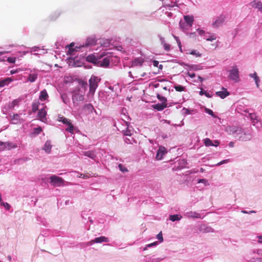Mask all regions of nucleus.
<instances>
[{"instance_id":"43","label":"nucleus","mask_w":262,"mask_h":262,"mask_svg":"<svg viewBox=\"0 0 262 262\" xmlns=\"http://www.w3.org/2000/svg\"><path fill=\"white\" fill-rule=\"evenodd\" d=\"M157 97L161 103L166 104L167 99L165 97L162 96L158 94L157 95Z\"/></svg>"},{"instance_id":"34","label":"nucleus","mask_w":262,"mask_h":262,"mask_svg":"<svg viewBox=\"0 0 262 262\" xmlns=\"http://www.w3.org/2000/svg\"><path fill=\"white\" fill-rule=\"evenodd\" d=\"M182 216L180 214H176L173 215H170L169 219L172 222L178 221L181 220Z\"/></svg>"},{"instance_id":"48","label":"nucleus","mask_w":262,"mask_h":262,"mask_svg":"<svg viewBox=\"0 0 262 262\" xmlns=\"http://www.w3.org/2000/svg\"><path fill=\"white\" fill-rule=\"evenodd\" d=\"M61 99L65 104H68L69 103L70 101L66 95H62Z\"/></svg>"},{"instance_id":"20","label":"nucleus","mask_w":262,"mask_h":262,"mask_svg":"<svg viewBox=\"0 0 262 262\" xmlns=\"http://www.w3.org/2000/svg\"><path fill=\"white\" fill-rule=\"evenodd\" d=\"M14 81L12 77H8L4 79H0V88L8 85L9 83Z\"/></svg>"},{"instance_id":"59","label":"nucleus","mask_w":262,"mask_h":262,"mask_svg":"<svg viewBox=\"0 0 262 262\" xmlns=\"http://www.w3.org/2000/svg\"><path fill=\"white\" fill-rule=\"evenodd\" d=\"M200 95L204 94L206 97H207L208 98L211 97V96L209 95V94L206 91H201L200 92Z\"/></svg>"},{"instance_id":"22","label":"nucleus","mask_w":262,"mask_h":262,"mask_svg":"<svg viewBox=\"0 0 262 262\" xmlns=\"http://www.w3.org/2000/svg\"><path fill=\"white\" fill-rule=\"evenodd\" d=\"M184 21L186 22L188 27H191L194 21V17L192 15H186L184 16Z\"/></svg>"},{"instance_id":"45","label":"nucleus","mask_w":262,"mask_h":262,"mask_svg":"<svg viewBox=\"0 0 262 262\" xmlns=\"http://www.w3.org/2000/svg\"><path fill=\"white\" fill-rule=\"evenodd\" d=\"M59 121H61L63 124H66L67 125L71 123L69 119L63 117L60 118Z\"/></svg>"},{"instance_id":"46","label":"nucleus","mask_w":262,"mask_h":262,"mask_svg":"<svg viewBox=\"0 0 262 262\" xmlns=\"http://www.w3.org/2000/svg\"><path fill=\"white\" fill-rule=\"evenodd\" d=\"M174 88L178 92H182L185 90V87L181 85H174Z\"/></svg>"},{"instance_id":"62","label":"nucleus","mask_w":262,"mask_h":262,"mask_svg":"<svg viewBox=\"0 0 262 262\" xmlns=\"http://www.w3.org/2000/svg\"><path fill=\"white\" fill-rule=\"evenodd\" d=\"M158 37L161 41L162 45L164 44L165 42L164 38L162 37L161 35H158Z\"/></svg>"},{"instance_id":"60","label":"nucleus","mask_w":262,"mask_h":262,"mask_svg":"<svg viewBox=\"0 0 262 262\" xmlns=\"http://www.w3.org/2000/svg\"><path fill=\"white\" fill-rule=\"evenodd\" d=\"M229 161L228 159L227 160H224L221 161V162H219L217 164H216V166H220L223 164L227 163Z\"/></svg>"},{"instance_id":"23","label":"nucleus","mask_w":262,"mask_h":262,"mask_svg":"<svg viewBox=\"0 0 262 262\" xmlns=\"http://www.w3.org/2000/svg\"><path fill=\"white\" fill-rule=\"evenodd\" d=\"M98 59L99 58L98 57H96V56L93 54L89 55L86 57V60L88 62L93 63L97 66L98 61Z\"/></svg>"},{"instance_id":"9","label":"nucleus","mask_w":262,"mask_h":262,"mask_svg":"<svg viewBox=\"0 0 262 262\" xmlns=\"http://www.w3.org/2000/svg\"><path fill=\"white\" fill-rule=\"evenodd\" d=\"M225 15H224V14H221L219 16L215 17V18H214V20L212 21V26L214 28H217L220 27L223 24L225 20Z\"/></svg>"},{"instance_id":"26","label":"nucleus","mask_w":262,"mask_h":262,"mask_svg":"<svg viewBox=\"0 0 262 262\" xmlns=\"http://www.w3.org/2000/svg\"><path fill=\"white\" fill-rule=\"evenodd\" d=\"M8 119L10 120L11 123L16 124L21 122L20 116H9Z\"/></svg>"},{"instance_id":"49","label":"nucleus","mask_w":262,"mask_h":262,"mask_svg":"<svg viewBox=\"0 0 262 262\" xmlns=\"http://www.w3.org/2000/svg\"><path fill=\"white\" fill-rule=\"evenodd\" d=\"M157 244H158L157 242H154L152 243L148 244L143 248V250L145 251V250H146L148 248H150V247H152L153 246H156Z\"/></svg>"},{"instance_id":"61","label":"nucleus","mask_w":262,"mask_h":262,"mask_svg":"<svg viewBox=\"0 0 262 262\" xmlns=\"http://www.w3.org/2000/svg\"><path fill=\"white\" fill-rule=\"evenodd\" d=\"M173 37H174V39H176L179 47H180V48H181V42H180V40L179 37L176 36H174V35H173Z\"/></svg>"},{"instance_id":"15","label":"nucleus","mask_w":262,"mask_h":262,"mask_svg":"<svg viewBox=\"0 0 262 262\" xmlns=\"http://www.w3.org/2000/svg\"><path fill=\"white\" fill-rule=\"evenodd\" d=\"M184 216L189 219H202L201 214L195 211H188L184 213Z\"/></svg>"},{"instance_id":"42","label":"nucleus","mask_w":262,"mask_h":262,"mask_svg":"<svg viewBox=\"0 0 262 262\" xmlns=\"http://www.w3.org/2000/svg\"><path fill=\"white\" fill-rule=\"evenodd\" d=\"M251 254H257L258 255H262V249H253L250 251Z\"/></svg>"},{"instance_id":"28","label":"nucleus","mask_w":262,"mask_h":262,"mask_svg":"<svg viewBox=\"0 0 262 262\" xmlns=\"http://www.w3.org/2000/svg\"><path fill=\"white\" fill-rule=\"evenodd\" d=\"M166 106L167 104H164L161 103H158L152 105V107H153L154 109L159 111L163 110Z\"/></svg>"},{"instance_id":"63","label":"nucleus","mask_w":262,"mask_h":262,"mask_svg":"<svg viewBox=\"0 0 262 262\" xmlns=\"http://www.w3.org/2000/svg\"><path fill=\"white\" fill-rule=\"evenodd\" d=\"M77 177H78V178H82L83 179H87L89 177L88 175H85V174H82V173H78V174L77 175Z\"/></svg>"},{"instance_id":"13","label":"nucleus","mask_w":262,"mask_h":262,"mask_svg":"<svg viewBox=\"0 0 262 262\" xmlns=\"http://www.w3.org/2000/svg\"><path fill=\"white\" fill-rule=\"evenodd\" d=\"M248 117L250 118L252 125L255 126L256 128L259 129L261 127L262 123L258 116H248Z\"/></svg>"},{"instance_id":"57","label":"nucleus","mask_w":262,"mask_h":262,"mask_svg":"<svg viewBox=\"0 0 262 262\" xmlns=\"http://www.w3.org/2000/svg\"><path fill=\"white\" fill-rule=\"evenodd\" d=\"M163 47H164V49L167 51H168L170 50V46L169 44H167L166 43H165L164 44L162 45Z\"/></svg>"},{"instance_id":"55","label":"nucleus","mask_w":262,"mask_h":262,"mask_svg":"<svg viewBox=\"0 0 262 262\" xmlns=\"http://www.w3.org/2000/svg\"><path fill=\"white\" fill-rule=\"evenodd\" d=\"M123 134L125 136H131L132 134V131L130 129H127L124 131Z\"/></svg>"},{"instance_id":"50","label":"nucleus","mask_w":262,"mask_h":262,"mask_svg":"<svg viewBox=\"0 0 262 262\" xmlns=\"http://www.w3.org/2000/svg\"><path fill=\"white\" fill-rule=\"evenodd\" d=\"M1 205L4 206L7 210H9L11 208V206L7 202H2L1 203Z\"/></svg>"},{"instance_id":"10","label":"nucleus","mask_w":262,"mask_h":262,"mask_svg":"<svg viewBox=\"0 0 262 262\" xmlns=\"http://www.w3.org/2000/svg\"><path fill=\"white\" fill-rule=\"evenodd\" d=\"M51 184L54 186H60L63 183L64 180L60 177L52 175L50 178Z\"/></svg>"},{"instance_id":"53","label":"nucleus","mask_w":262,"mask_h":262,"mask_svg":"<svg viewBox=\"0 0 262 262\" xmlns=\"http://www.w3.org/2000/svg\"><path fill=\"white\" fill-rule=\"evenodd\" d=\"M7 60L9 63H14L16 61V58L14 57H10L7 58Z\"/></svg>"},{"instance_id":"4","label":"nucleus","mask_w":262,"mask_h":262,"mask_svg":"<svg viewBox=\"0 0 262 262\" xmlns=\"http://www.w3.org/2000/svg\"><path fill=\"white\" fill-rule=\"evenodd\" d=\"M26 74L28 75L26 81L31 83L34 82L37 79L39 71L36 69H26Z\"/></svg>"},{"instance_id":"21","label":"nucleus","mask_w":262,"mask_h":262,"mask_svg":"<svg viewBox=\"0 0 262 262\" xmlns=\"http://www.w3.org/2000/svg\"><path fill=\"white\" fill-rule=\"evenodd\" d=\"M199 230L200 232L204 233H210L214 232L213 229L211 227L206 225L205 224L201 225L199 227Z\"/></svg>"},{"instance_id":"47","label":"nucleus","mask_w":262,"mask_h":262,"mask_svg":"<svg viewBox=\"0 0 262 262\" xmlns=\"http://www.w3.org/2000/svg\"><path fill=\"white\" fill-rule=\"evenodd\" d=\"M153 66L155 67H158L159 69L162 70L163 68V66L162 64H159V61L157 60H154L152 61Z\"/></svg>"},{"instance_id":"32","label":"nucleus","mask_w":262,"mask_h":262,"mask_svg":"<svg viewBox=\"0 0 262 262\" xmlns=\"http://www.w3.org/2000/svg\"><path fill=\"white\" fill-rule=\"evenodd\" d=\"M42 132L41 127H35L33 129V131L30 133V136L31 137L33 138L39 135Z\"/></svg>"},{"instance_id":"27","label":"nucleus","mask_w":262,"mask_h":262,"mask_svg":"<svg viewBox=\"0 0 262 262\" xmlns=\"http://www.w3.org/2000/svg\"><path fill=\"white\" fill-rule=\"evenodd\" d=\"M81 155L86 156L92 159H94L96 157V154L94 150L82 151Z\"/></svg>"},{"instance_id":"5","label":"nucleus","mask_w":262,"mask_h":262,"mask_svg":"<svg viewBox=\"0 0 262 262\" xmlns=\"http://www.w3.org/2000/svg\"><path fill=\"white\" fill-rule=\"evenodd\" d=\"M84 98V93L82 91H75L72 95V100L74 106H78L79 103L83 101Z\"/></svg>"},{"instance_id":"24","label":"nucleus","mask_w":262,"mask_h":262,"mask_svg":"<svg viewBox=\"0 0 262 262\" xmlns=\"http://www.w3.org/2000/svg\"><path fill=\"white\" fill-rule=\"evenodd\" d=\"M94 242H95V243H97V244H101L102 243H108L110 242V239L107 237H106L104 236H101L95 238Z\"/></svg>"},{"instance_id":"38","label":"nucleus","mask_w":262,"mask_h":262,"mask_svg":"<svg viewBox=\"0 0 262 262\" xmlns=\"http://www.w3.org/2000/svg\"><path fill=\"white\" fill-rule=\"evenodd\" d=\"M204 144L207 147L213 146V141L209 138H206L204 140Z\"/></svg>"},{"instance_id":"17","label":"nucleus","mask_w":262,"mask_h":262,"mask_svg":"<svg viewBox=\"0 0 262 262\" xmlns=\"http://www.w3.org/2000/svg\"><path fill=\"white\" fill-rule=\"evenodd\" d=\"M250 5L252 8H256L262 12V3L259 0H254Z\"/></svg>"},{"instance_id":"14","label":"nucleus","mask_w":262,"mask_h":262,"mask_svg":"<svg viewBox=\"0 0 262 262\" xmlns=\"http://www.w3.org/2000/svg\"><path fill=\"white\" fill-rule=\"evenodd\" d=\"M82 110L83 112L87 114H93V112H95L96 114H98V113L94 109L93 106L90 103L85 104Z\"/></svg>"},{"instance_id":"30","label":"nucleus","mask_w":262,"mask_h":262,"mask_svg":"<svg viewBox=\"0 0 262 262\" xmlns=\"http://www.w3.org/2000/svg\"><path fill=\"white\" fill-rule=\"evenodd\" d=\"M52 147V145L51 144V142L50 141H47L43 147V149L48 154L51 152V149Z\"/></svg>"},{"instance_id":"2","label":"nucleus","mask_w":262,"mask_h":262,"mask_svg":"<svg viewBox=\"0 0 262 262\" xmlns=\"http://www.w3.org/2000/svg\"><path fill=\"white\" fill-rule=\"evenodd\" d=\"M74 43H71L68 46L67 53L70 57L67 59V63L71 67H80L83 64V57H81V56H75L76 52L80 51V50H75L76 47L74 48Z\"/></svg>"},{"instance_id":"41","label":"nucleus","mask_w":262,"mask_h":262,"mask_svg":"<svg viewBox=\"0 0 262 262\" xmlns=\"http://www.w3.org/2000/svg\"><path fill=\"white\" fill-rule=\"evenodd\" d=\"M191 55L195 56L196 57H200L202 56V54L196 50H193L190 52Z\"/></svg>"},{"instance_id":"18","label":"nucleus","mask_w":262,"mask_h":262,"mask_svg":"<svg viewBox=\"0 0 262 262\" xmlns=\"http://www.w3.org/2000/svg\"><path fill=\"white\" fill-rule=\"evenodd\" d=\"M216 96L220 97L222 99H224L227 96L229 95V93L227 91V89L224 88H222V90L220 91L216 92L215 93Z\"/></svg>"},{"instance_id":"40","label":"nucleus","mask_w":262,"mask_h":262,"mask_svg":"<svg viewBox=\"0 0 262 262\" xmlns=\"http://www.w3.org/2000/svg\"><path fill=\"white\" fill-rule=\"evenodd\" d=\"M210 35L209 37H206L205 39H206L207 41H212L213 40H214L216 39V36L215 34L210 33Z\"/></svg>"},{"instance_id":"56","label":"nucleus","mask_w":262,"mask_h":262,"mask_svg":"<svg viewBox=\"0 0 262 262\" xmlns=\"http://www.w3.org/2000/svg\"><path fill=\"white\" fill-rule=\"evenodd\" d=\"M157 238L161 242H163V238L162 236V232H160L157 235Z\"/></svg>"},{"instance_id":"12","label":"nucleus","mask_w":262,"mask_h":262,"mask_svg":"<svg viewBox=\"0 0 262 262\" xmlns=\"http://www.w3.org/2000/svg\"><path fill=\"white\" fill-rule=\"evenodd\" d=\"M144 62V59L142 57H136L131 61L129 63V67L133 68L135 67H141Z\"/></svg>"},{"instance_id":"54","label":"nucleus","mask_w":262,"mask_h":262,"mask_svg":"<svg viewBox=\"0 0 262 262\" xmlns=\"http://www.w3.org/2000/svg\"><path fill=\"white\" fill-rule=\"evenodd\" d=\"M39 117V119L42 122H46L47 121V116H37Z\"/></svg>"},{"instance_id":"29","label":"nucleus","mask_w":262,"mask_h":262,"mask_svg":"<svg viewBox=\"0 0 262 262\" xmlns=\"http://www.w3.org/2000/svg\"><path fill=\"white\" fill-rule=\"evenodd\" d=\"M249 76L254 79L257 88H259L260 79L259 77L257 76V73L255 72L252 74H250Z\"/></svg>"},{"instance_id":"8","label":"nucleus","mask_w":262,"mask_h":262,"mask_svg":"<svg viewBox=\"0 0 262 262\" xmlns=\"http://www.w3.org/2000/svg\"><path fill=\"white\" fill-rule=\"evenodd\" d=\"M96 43V40L94 37H88L84 43H83L82 45H80L79 46H76V49L78 50V49H80V50L84 48H88L90 47L93 46L95 45Z\"/></svg>"},{"instance_id":"58","label":"nucleus","mask_w":262,"mask_h":262,"mask_svg":"<svg viewBox=\"0 0 262 262\" xmlns=\"http://www.w3.org/2000/svg\"><path fill=\"white\" fill-rule=\"evenodd\" d=\"M241 212L244 213V214H251V213H256V212L254 210H251V211H247L246 210H243L241 211Z\"/></svg>"},{"instance_id":"51","label":"nucleus","mask_w":262,"mask_h":262,"mask_svg":"<svg viewBox=\"0 0 262 262\" xmlns=\"http://www.w3.org/2000/svg\"><path fill=\"white\" fill-rule=\"evenodd\" d=\"M191 68L194 71H199L202 69V66L201 65H193Z\"/></svg>"},{"instance_id":"39","label":"nucleus","mask_w":262,"mask_h":262,"mask_svg":"<svg viewBox=\"0 0 262 262\" xmlns=\"http://www.w3.org/2000/svg\"><path fill=\"white\" fill-rule=\"evenodd\" d=\"M68 127L66 128V130L71 134L74 133V131L76 129L72 123L67 125Z\"/></svg>"},{"instance_id":"37","label":"nucleus","mask_w":262,"mask_h":262,"mask_svg":"<svg viewBox=\"0 0 262 262\" xmlns=\"http://www.w3.org/2000/svg\"><path fill=\"white\" fill-rule=\"evenodd\" d=\"M47 109V106H43L42 104L40 108L39 109V111L37 115H47V111L46 110Z\"/></svg>"},{"instance_id":"36","label":"nucleus","mask_w":262,"mask_h":262,"mask_svg":"<svg viewBox=\"0 0 262 262\" xmlns=\"http://www.w3.org/2000/svg\"><path fill=\"white\" fill-rule=\"evenodd\" d=\"M186 35L190 38H192L193 39L196 40H198V33L196 32H187L186 33Z\"/></svg>"},{"instance_id":"1","label":"nucleus","mask_w":262,"mask_h":262,"mask_svg":"<svg viewBox=\"0 0 262 262\" xmlns=\"http://www.w3.org/2000/svg\"><path fill=\"white\" fill-rule=\"evenodd\" d=\"M226 132L232 135L235 139L242 141H250L254 137L252 128L250 127L228 126L226 128Z\"/></svg>"},{"instance_id":"33","label":"nucleus","mask_w":262,"mask_h":262,"mask_svg":"<svg viewBox=\"0 0 262 262\" xmlns=\"http://www.w3.org/2000/svg\"><path fill=\"white\" fill-rule=\"evenodd\" d=\"M42 104H41L38 100L34 101L32 105V111L34 113L36 112V111L39 110Z\"/></svg>"},{"instance_id":"44","label":"nucleus","mask_w":262,"mask_h":262,"mask_svg":"<svg viewBox=\"0 0 262 262\" xmlns=\"http://www.w3.org/2000/svg\"><path fill=\"white\" fill-rule=\"evenodd\" d=\"M198 183H203L204 186H208L209 185L207 180L201 179L198 180Z\"/></svg>"},{"instance_id":"25","label":"nucleus","mask_w":262,"mask_h":262,"mask_svg":"<svg viewBox=\"0 0 262 262\" xmlns=\"http://www.w3.org/2000/svg\"><path fill=\"white\" fill-rule=\"evenodd\" d=\"M20 101L21 99L19 98L13 100L11 103L8 104V108L10 110L13 109L15 106H18L19 105V103L20 102Z\"/></svg>"},{"instance_id":"35","label":"nucleus","mask_w":262,"mask_h":262,"mask_svg":"<svg viewBox=\"0 0 262 262\" xmlns=\"http://www.w3.org/2000/svg\"><path fill=\"white\" fill-rule=\"evenodd\" d=\"M179 24L180 28L185 33H186L187 32V30L190 28L188 27V26L186 25V23L185 21L183 22L182 21H180Z\"/></svg>"},{"instance_id":"19","label":"nucleus","mask_w":262,"mask_h":262,"mask_svg":"<svg viewBox=\"0 0 262 262\" xmlns=\"http://www.w3.org/2000/svg\"><path fill=\"white\" fill-rule=\"evenodd\" d=\"M49 95L47 91L44 89L39 93V100L41 102H46L48 101Z\"/></svg>"},{"instance_id":"31","label":"nucleus","mask_w":262,"mask_h":262,"mask_svg":"<svg viewBox=\"0 0 262 262\" xmlns=\"http://www.w3.org/2000/svg\"><path fill=\"white\" fill-rule=\"evenodd\" d=\"M196 31L198 34L199 36L203 37L204 39H205L206 37H207V35L210 34V32H206L204 30L200 28L196 29Z\"/></svg>"},{"instance_id":"11","label":"nucleus","mask_w":262,"mask_h":262,"mask_svg":"<svg viewBox=\"0 0 262 262\" xmlns=\"http://www.w3.org/2000/svg\"><path fill=\"white\" fill-rule=\"evenodd\" d=\"M17 147V144L13 143L12 142H3L0 141V151L6 149L10 150L13 148H16Z\"/></svg>"},{"instance_id":"64","label":"nucleus","mask_w":262,"mask_h":262,"mask_svg":"<svg viewBox=\"0 0 262 262\" xmlns=\"http://www.w3.org/2000/svg\"><path fill=\"white\" fill-rule=\"evenodd\" d=\"M119 168L120 169V170L122 171V172H125V171H127V169L125 168V167H123L122 165L121 164H119Z\"/></svg>"},{"instance_id":"3","label":"nucleus","mask_w":262,"mask_h":262,"mask_svg":"<svg viewBox=\"0 0 262 262\" xmlns=\"http://www.w3.org/2000/svg\"><path fill=\"white\" fill-rule=\"evenodd\" d=\"M101 80L100 78L95 75H92L89 80V95L93 96L98 86V83Z\"/></svg>"},{"instance_id":"6","label":"nucleus","mask_w":262,"mask_h":262,"mask_svg":"<svg viewBox=\"0 0 262 262\" xmlns=\"http://www.w3.org/2000/svg\"><path fill=\"white\" fill-rule=\"evenodd\" d=\"M228 78L234 82L239 81V71L236 67H232L231 69L229 71Z\"/></svg>"},{"instance_id":"52","label":"nucleus","mask_w":262,"mask_h":262,"mask_svg":"<svg viewBox=\"0 0 262 262\" xmlns=\"http://www.w3.org/2000/svg\"><path fill=\"white\" fill-rule=\"evenodd\" d=\"M251 262H262V257L254 258L252 257L251 258Z\"/></svg>"},{"instance_id":"16","label":"nucleus","mask_w":262,"mask_h":262,"mask_svg":"<svg viewBox=\"0 0 262 262\" xmlns=\"http://www.w3.org/2000/svg\"><path fill=\"white\" fill-rule=\"evenodd\" d=\"M167 153L166 149L162 146H159L157 151L156 158L158 160H161L163 159V156Z\"/></svg>"},{"instance_id":"7","label":"nucleus","mask_w":262,"mask_h":262,"mask_svg":"<svg viewBox=\"0 0 262 262\" xmlns=\"http://www.w3.org/2000/svg\"><path fill=\"white\" fill-rule=\"evenodd\" d=\"M106 56L98 59V61L97 63V66L103 68L108 67L110 64V60L112 58L111 55H107V53L106 54Z\"/></svg>"}]
</instances>
